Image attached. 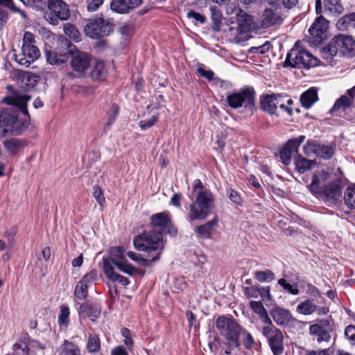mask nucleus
<instances>
[{
	"label": "nucleus",
	"mask_w": 355,
	"mask_h": 355,
	"mask_svg": "<svg viewBox=\"0 0 355 355\" xmlns=\"http://www.w3.org/2000/svg\"><path fill=\"white\" fill-rule=\"evenodd\" d=\"M31 98L29 95L14 92L0 101L1 134L20 135L28 128V123L19 118L18 113L28 116L26 104Z\"/></svg>",
	"instance_id": "obj_1"
},
{
	"label": "nucleus",
	"mask_w": 355,
	"mask_h": 355,
	"mask_svg": "<svg viewBox=\"0 0 355 355\" xmlns=\"http://www.w3.org/2000/svg\"><path fill=\"white\" fill-rule=\"evenodd\" d=\"M150 220L153 230L137 236L134 239V245L140 251L156 252V257L153 259L157 260L164 246L163 234L175 236L177 230L172 224L168 212L153 214Z\"/></svg>",
	"instance_id": "obj_2"
},
{
	"label": "nucleus",
	"mask_w": 355,
	"mask_h": 355,
	"mask_svg": "<svg viewBox=\"0 0 355 355\" xmlns=\"http://www.w3.org/2000/svg\"><path fill=\"white\" fill-rule=\"evenodd\" d=\"M192 203L188 207L189 220H202L211 213L215 207V198L211 191L200 180H196L193 186Z\"/></svg>",
	"instance_id": "obj_3"
},
{
	"label": "nucleus",
	"mask_w": 355,
	"mask_h": 355,
	"mask_svg": "<svg viewBox=\"0 0 355 355\" xmlns=\"http://www.w3.org/2000/svg\"><path fill=\"white\" fill-rule=\"evenodd\" d=\"M216 328L223 338V345L225 354L230 355L239 348L240 343L239 336L242 327L232 315H221L216 320Z\"/></svg>",
	"instance_id": "obj_4"
},
{
	"label": "nucleus",
	"mask_w": 355,
	"mask_h": 355,
	"mask_svg": "<svg viewBox=\"0 0 355 355\" xmlns=\"http://www.w3.org/2000/svg\"><path fill=\"white\" fill-rule=\"evenodd\" d=\"M318 60L306 50L300 48L298 42L288 53L285 65L297 68H310L317 66Z\"/></svg>",
	"instance_id": "obj_5"
},
{
	"label": "nucleus",
	"mask_w": 355,
	"mask_h": 355,
	"mask_svg": "<svg viewBox=\"0 0 355 355\" xmlns=\"http://www.w3.org/2000/svg\"><path fill=\"white\" fill-rule=\"evenodd\" d=\"M35 37L30 32H25L23 44L19 53L15 55V60L21 65L29 67L31 62L36 60L40 55L38 48L34 44Z\"/></svg>",
	"instance_id": "obj_6"
},
{
	"label": "nucleus",
	"mask_w": 355,
	"mask_h": 355,
	"mask_svg": "<svg viewBox=\"0 0 355 355\" xmlns=\"http://www.w3.org/2000/svg\"><path fill=\"white\" fill-rule=\"evenodd\" d=\"M70 16L68 5L62 0H48L44 19L52 25H57L60 20L65 21Z\"/></svg>",
	"instance_id": "obj_7"
},
{
	"label": "nucleus",
	"mask_w": 355,
	"mask_h": 355,
	"mask_svg": "<svg viewBox=\"0 0 355 355\" xmlns=\"http://www.w3.org/2000/svg\"><path fill=\"white\" fill-rule=\"evenodd\" d=\"M227 102L232 108L236 109L243 106L250 114H252L254 109V92L252 89L246 88L230 94L227 96Z\"/></svg>",
	"instance_id": "obj_8"
},
{
	"label": "nucleus",
	"mask_w": 355,
	"mask_h": 355,
	"mask_svg": "<svg viewBox=\"0 0 355 355\" xmlns=\"http://www.w3.org/2000/svg\"><path fill=\"white\" fill-rule=\"evenodd\" d=\"M262 333L267 338L274 355H280L284 350V335L282 331L273 325L270 320L268 323L264 324Z\"/></svg>",
	"instance_id": "obj_9"
},
{
	"label": "nucleus",
	"mask_w": 355,
	"mask_h": 355,
	"mask_svg": "<svg viewBox=\"0 0 355 355\" xmlns=\"http://www.w3.org/2000/svg\"><path fill=\"white\" fill-rule=\"evenodd\" d=\"M113 31V24L103 18L89 21L85 27V32L91 38L96 39L107 36Z\"/></svg>",
	"instance_id": "obj_10"
},
{
	"label": "nucleus",
	"mask_w": 355,
	"mask_h": 355,
	"mask_svg": "<svg viewBox=\"0 0 355 355\" xmlns=\"http://www.w3.org/2000/svg\"><path fill=\"white\" fill-rule=\"evenodd\" d=\"M108 259L125 274L132 275L136 272V268L130 264L125 258V250L123 247L111 248Z\"/></svg>",
	"instance_id": "obj_11"
},
{
	"label": "nucleus",
	"mask_w": 355,
	"mask_h": 355,
	"mask_svg": "<svg viewBox=\"0 0 355 355\" xmlns=\"http://www.w3.org/2000/svg\"><path fill=\"white\" fill-rule=\"evenodd\" d=\"M332 329V326L327 320H322L319 324H313L309 327L310 334L317 336L318 343L329 342Z\"/></svg>",
	"instance_id": "obj_12"
},
{
	"label": "nucleus",
	"mask_w": 355,
	"mask_h": 355,
	"mask_svg": "<svg viewBox=\"0 0 355 355\" xmlns=\"http://www.w3.org/2000/svg\"><path fill=\"white\" fill-rule=\"evenodd\" d=\"M97 273L92 270L86 274L76 286L74 295L80 300L85 299L87 295V288L96 279Z\"/></svg>",
	"instance_id": "obj_13"
},
{
	"label": "nucleus",
	"mask_w": 355,
	"mask_h": 355,
	"mask_svg": "<svg viewBox=\"0 0 355 355\" xmlns=\"http://www.w3.org/2000/svg\"><path fill=\"white\" fill-rule=\"evenodd\" d=\"M70 64L74 71L82 73L90 65V58L86 53L78 51L72 55Z\"/></svg>",
	"instance_id": "obj_14"
},
{
	"label": "nucleus",
	"mask_w": 355,
	"mask_h": 355,
	"mask_svg": "<svg viewBox=\"0 0 355 355\" xmlns=\"http://www.w3.org/2000/svg\"><path fill=\"white\" fill-rule=\"evenodd\" d=\"M270 315L275 322L279 326H288L295 321L289 311L283 308L273 309L270 311Z\"/></svg>",
	"instance_id": "obj_15"
},
{
	"label": "nucleus",
	"mask_w": 355,
	"mask_h": 355,
	"mask_svg": "<svg viewBox=\"0 0 355 355\" xmlns=\"http://www.w3.org/2000/svg\"><path fill=\"white\" fill-rule=\"evenodd\" d=\"M340 196V187L335 182L326 185L321 192L322 198L329 205L336 202Z\"/></svg>",
	"instance_id": "obj_16"
},
{
	"label": "nucleus",
	"mask_w": 355,
	"mask_h": 355,
	"mask_svg": "<svg viewBox=\"0 0 355 355\" xmlns=\"http://www.w3.org/2000/svg\"><path fill=\"white\" fill-rule=\"evenodd\" d=\"M335 42L338 45L343 53L350 55L355 54V40L352 37L345 35H339L335 37Z\"/></svg>",
	"instance_id": "obj_17"
},
{
	"label": "nucleus",
	"mask_w": 355,
	"mask_h": 355,
	"mask_svg": "<svg viewBox=\"0 0 355 355\" xmlns=\"http://www.w3.org/2000/svg\"><path fill=\"white\" fill-rule=\"evenodd\" d=\"M142 0H113L110 4L111 9L118 13H126L140 4Z\"/></svg>",
	"instance_id": "obj_18"
},
{
	"label": "nucleus",
	"mask_w": 355,
	"mask_h": 355,
	"mask_svg": "<svg viewBox=\"0 0 355 355\" xmlns=\"http://www.w3.org/2000/svg\"><path fill=\"white\" fill-rule=\"evenodd\" d=\"M101 312V306L98 304H89L87 303L83 304L79 307V314L80 317H88L92 321L100 315Z\"/></svg>",
	"instance_id": "obj_19"
},
{
	"label": "nucleus",
	"mask_w": 355,
	"mask_h": 355,
	"mask_svg": "<svg viewBox=\"0 0 355 355\" xmlns=\"http://www.w3.org/2000/svg\"><path fill=\"white\" fill-rule=\"evenodd\" d=\"M239 29L241 32H248L251 30L253 25L252 17L241 10L236 12Z\"/></svg>",
	"instance_id": "obj_20"
},
{
	"label": "nucleus",
	"mask_w": 355,
	"mask_h": 355,
	"mask_svg": "<svg viewBox=\"0 0 355 355\" xmlns=\"http://www.w3.org/2000/svg\"><path fill=\"white\" fill-rule=\"evenodd\" d=\"M328 27V20L320 15L316 18L314 23L309 29V32L313 36L320 37L327 30Z\"/></svg>",
	"instance_id": "obj_21"
},
{
	"label": "nucleus",
	"mask_w": 355,
	"mask_h": 355,
	"mask_svg": "<svg viewBox=\"0 0 355 355\" xmlns=\"http://www.w3.org/2000/svg\"><path fill=\"white\" fill-rule=\"evenodd\" d=\"M218 218L214 217L212 220L196 227V232L202 238L209 239L218 225Z\"/></svg>",
	"instance_id": "obj_22"
},
{
	"label": "nucleus",
	"mask_w": 355,
	"mask_h": 355,
	"mask_svg": "<svg viewBox=\"0 0 355 355\" xmlns=\"http://www.w3.org/2000/svg\"><path fill=\"white\" fill-rule=\"evenodd\" d=\"M324 12L331 16H338L344 11L340 0H324Z\"/></svg>",
	"instance_id": "obj_23"
},
{
	"label": "nucleus",
	"mask_w": 355,
	"mask_h": 355,
	"mask_svg": "<svg viewBox=\"0 0 355 355\" xmlns=\"http://www.w3.org/2000/svg\"><path fill=\"white\" fill-rule=\"evenodd\" d=\"M318 100L317 90L315 88H310L304 92L300 96L302 105L309 109Z\"/></svg>",
	"instance_id": "obj_24"
},
{
	"label": "nucleus",
	"mask_w": 355,
	"mask_h": 355,
	"mask_svg": "<svg viewBox=\"0 0 355 355\" xmlns=\"http://www.w3.org/2000/svg\"><path fill=\"white\" fill-rule=\"evenodd\" d=\"M250 306L252 310L259 315V319L263 324L268 323V322L271 320L266 309L261 302L251 301L250 302Z\"/></svg>",
	"instance_id": "obj_25"
},
{
	"label": "nucleus",
	"mask_w": 355,
	"mask_h": 355,
	"mask_svg": "<svg viewBox=\"0 0 355 355\" xmlns=\"http://www.w3.org/2000/svg\"><path fill=\"white\" fill-rule=\"evenodd\" d=\"M107 75L105 64L102 61H96L91 71V77L94 80H103Z\"/></svg>",
	"instance_id": "obj_26"
},
{
	"label": "nucleus",
	"mask_w": 355,
	"mask_h": 355,
	"mask_svg": "<svg viewBox=\"0 0 355 355\" xmlns=\"http://www.w3.org/2000/svg\"><path fill=\"white\" fill-rule=\"evenodd\" d=\"M327 176L328 173L324 171H322L321 173H319L318 175H315L313 177L311 184L309 186V190L313 193H320V195L321 196V192L322 191V187L320 186V180H325Z\"/></svg>",
	"instance_id": "obj_27"
},
{
	"label": "nucleus",
	"mask_w": 355,
	"mask_h": 355,
	"mask_svg": "<svg viewBox=\"0 0 355 355\" xmlns=\"http://www.w3.org/2000/svg\"><path fill=\"white\" fill-rule=\"evenodd\" d=\"M59 355H80V349L75 343L65 340L60 348Z\"/></svg>",
	"instance_id": "obj_28"
},
{
	"label": "nucleus",
	"mask_w": 355,
	"mask_h": 355,
	"mask_svg": "<svg viewBox=\"0 0 355 355\" xmlns=\"http://www.w3.org/2000/svg\"><path fill=\"white\" fill-rule=\"evenodd\" d=\"M296 311L300 314L311 315L316 312L317 305L311 300H306L297 305Z\"/></svg>",
	"instance_id": "obj_29"
},
{
	"label": "nucleus",
	"mask_w": 355,
	"mask_h": 355,
	"mask_svg": "<svg viewBox=\"0 0 355 355\" xmlns=\"http://www.w3.org/2000/svg\"><path fill=\"white\" fill-rule=\"evenodd\" d=\"M276 98L275 94L264 96L261 101V107L263 110L270 114H276V107L275 101Z\"/></svg>",
	"instance_id": "obj_30"
},
{
	"label": "nucleus",
	"mask_w": 355,
	"mask_h": 355,
	"mask_svg": "<svg viewBox=\"0 0 355 355\" xmlns=\"http://www.w3.org/2000/svg\"><path fill=\"white\" fill-rule=\"evenodd\" d=\"M210 11L211 18L212 20L211 28L214 31L218 32L220 29V25L222 23V13L216 6L210 7Z\"/></svg>",
	"instance_id": "obj_31"
},
{
	"label": "nucleus",
	"mask_w": 355,
	"mask_h": 355,
	"mask_svg": "<svg viewBox=\"0 0 355 355\" xmlns=\"http://www.w3.org/2000/svg\"><path fill=\"white\" fill-rule=\"evenodd\" d=\"M14 355H28L29 343L25 337L20 339L13 345Z\"/></svg>",
	"instance_id": "obj_32"
},
{
	"label": "nucleus",
	"mask_w": 355,
	"mask_h": 355,
	"mask_svg": "<svg viewBox=\"0 0 355 355\" xmlns=\"http://www.w3.org/2000/svg\"><path fill=\"white\" fill-rule=\"evenodd\" d=\"M340 29L355 28V12L346 15L341 17L337 22Z\"/></svg>",
	"instance_id": "obj_33"
},
{
	"label": "nucleus",
	"mask_w": 355,
	"mask_h": 355,
	"mask_svg": "<svg viewBox=\"0 0 355 355\" xmlns=\"http://www.w3.org/2000/svg\"><path fill=\"white\" fill-rule=\"evenodd\" d=\"M351 103V98H349L347 96H342L339 99H338L336 101L334 105L331 110V112L334 114L340 110L344 112L347 108H348L350 106Z\"/></svg>",
	"instance_id": "obj_34"
},
{
	"label": "nucleus",
	"mask_w": 355,
	"mask_h": 355,
	"mask_svg": "<svg viewBox=\"0 0 355 355\" xmlns=\"http://www.w3.org/2000/svg\"><path fill=\"white\" fill-rule=\"evenodd\" d=\"M295 164L297 170L300 173H304L306 171L310 169L313 165L315 164L313 161H311L302 157L301 155H297L295 158Z\"/></svg>",
	"instance_id": "obj_35"
},
{
	"label": "nucleus",
	"mask_w": 355,
	"mask_h": 355,
	"mask_svg": "<svg viewBox=\"0 0 355 355\" xmlns=\"http://www.w3.org/2000/svg\"><path fill=\"white\" fill-rule=\"evenodd\" d=\"M335 152V146L334 145H321L318 144L317 155L319 157L329 159Z\"/></svg>",
	"instance_id": "obj_36"
},
{
	"label": "nucleus",
	"mask_w": 355,
	"mask_h": 355,
	"mask_svg": "<svg viewBox=\"0 0 355 355\" xmlns=\"http://www.w3.org/2000/svg\"><path fill=\"white\" fill-rule=\"evenodd\" d=\"M46 57L47 62L51 64H60L67 61V57L65 54L58 55L53 51H46Z\"/></svg>",
	"instance_id": "obj_37"
},
{
	"label": "nucleus",
	"mask_w": 355,
	"mask_h": 355,
	"mask_svg": "<svg viewBox=\"0 0 355 355\" xmlns=\"http://www.w3.org/2000/svg\"><path fill=\"white\" fill-rule=\"evenodd\" d=\"M344 200L346 205L355 209V184L349 186L344 193Z\"/></svg>",
	"instance_id": "obj_38"
},
{
	"label": "nucleus",
	"mask_w": 355,
	"mask_h": 355,
	"mask_svg": "<svg viewBox=\"0 0 355 355\" xmlns=\"http://www.w3.org/2000/svg\"><path fill=\"white\" fill-rule=\"evenodd\" d=\"M338 49H340L338 45L335 42V37L331 41L327 46L324 47L322 50V54L323 58L328 60L331 59L333 56H335Z\"/></svg>",
	"instance_id": "obj_39"
},
{
	"label": "nucleus",
	"mask_w": 355,
	"mask_h": 355,
	"mask_svg": "<svg viewBox=\"0 0 355 355\" xmlns=\"http://www.w3.org/2000/svg\"><path fill=\"white\" fill-rule=\"evenodd\" d=\"M263 24L266 26H270L278 23L279 16L271 9H266L263 15Z\"/></svg>",
	"instance_id": "obj_40"
},
{
	"label": "nucleus",
	"mask_w": 355,
	"mask_h": 355,
	"mask_svg": "<svg viewBox=\"0 0 355 355\" xmlns=\"http://www.w3.org/2000/svg\"><path fill=\"white\" fill-rule=\"evenodd\" d=\"M101 347V341L98 336L96 334H90L88 337L87 349L89 353H96L99 351Z\"/></svg>",
	"instance_id": "obj_41"
},
{
	"label": "nucleus",
	"mask_w": 355,
	"mask_h": 355,
	"mask_svg": "<svg viewBox=\"0 0 355 355\" xmlns=\"http://www.w3.org/2000/svg\"><path fill=\"white\" fill-rule=\"evenodd\" d=\"M64 33L69 37L76 42L80 40V35L76 26L71 24H67L64 26Z\"/></svg>",
	"instance_id": "obj_42"
},
{
	"label": "nucleus",
	"mask_w": 355,
	"mask_h": 355,
	"mask_svg": "<svg viewBox=\"0 0 355 355\" xmlns=\"http://www.w3.org/2000/svg\"><path fill=\"white\" fill-rule=\"evenodd\" d=\"M6 148L12 154L17 153L22 149L24 145L22 142L17 139H12L5 142Z\"/></svg>",
	"instance_id": "obj_43"
},
{
	"label": "nucleus",
	"mask_w": 355,
	"mask_h": 355,
	"mask_svg": "<svg viewBox=\"0 0 355 355\" xmlns=\"http://www.w3.org/2000/svg\"><path fill=\"white\" fill-rule=\"evenodd\" d=\"M103 272L106 277L108 279L112 280L117 274L114 272L113 266L114 263L108 259H103Z\"/></svg>",
	"instance_id": "obj_44"
},
{
	"label": "nucleus",
	"mask_w": 355,
	"mask_h": 355,
	"mask_svg": "<svg viewBox=\"0 0 355 355\" xmlns=\"http://www.w3.org/2000/svg\"><path fill=\"white\" fill-rule=\"evenodd\" d=\"M240 334L243 336L242 343L245 349H250L252 348L255 342L251 334L242 327Z\"/></svg>",
	"instance_id": "obj_45"
},
{
	"label": "nucleus",
	"mask_w": 355,
	"mask_h": 355,
	"mask_svg": "<svg viewBox=\"0 0 355 355\" xmlns=\"http://www.w3.org/2000/svg\"><path fill=\"white\" fill-rule=\"evenodd\" d=\"M119 114V107L116 104H113L107 114V121L105 125V130L110 128V125L114 123Z\"/></svg>",
	"instance_id": "obj_46"
},
{
	"label": "nucleus",
	"mask_w": 355,
	"mask_h": 355,
	"mask_svg": "<svg viewBox=\"0 0 355 355\" xmlns=\"http://www.w3.org/2000/svg\"><path fill=\"white\" fill-rule=\"evenodd\" d=\"M254 277L259 282H271L275 279L274 273L270 270H266L264 271H256L254 272Z\"/></svg>",
	"instance_id": "obj_47"
},
{
	"label": "nucleus",
	"mask_w": 355,
	"mask_h": 355,
	"mask_svg": "<svg viewBox=\"0 0 355 355\" xmlns=\"http://www.w3.org/2000/svg\"><path fill=\"white\" fill-rule=\"evenodd\" d=\"M278 284L288 293L292 295H298L300 293V291L298 289L297 285L295 284V286L291 285V284L288 283L285 279H279L278 280Z\"/></svg>",
	"instance_id": "obj_48"
},
{
	"label": "nucleus",
	"mask_w": 355,
	"mask_h": 355,
	"mask_svg": "<svg viewBox=\"0 0 355 355\" xmlns=\"http://www.w3.org/2000/svg\"><path fill=\"white\" fill-rule=\"evenodd\" d=\"M318 144L313 141H308L306 144L304 146L303 150L304 154L309 157L312 155H317Z\"/></svg>",
	"instance_id": "obj_49"
},
{
	"label": "nucleus",
	"mask_w": 355,
	"mask_h": 355,
	"mask_svg": "<svg viewBox=\"0 0 355 355\" xmlns=\"http://www.w3.org/2000/svg\"><path fill=\"white\" fill-rule=\"evenodd\" d=\"M69 309L66 306L60 307V314L58 318V323L60 326H67L69 323Z\"/></svg>",
	"instance_id": "obj_50"
},
{
	"label": "nucleus",
	"mask_w": 355,
	"mask_h": 355,
	"mask_svg": "<svg viewBox=\"0 0 355 355\" xmlns=\"http://www.w3.org/2000/svg\"><path fill=\"white\" fill-rule=\"evenodd\" d=\"M127 255L133 261L139 263L142 266H148L150 261H155V260H153V259L154 257H152L151 259H144L142 258L139 254H136L135 252L129 251L127 253ZM156 255L155 256V257Z\"/></svg>",
	"instance_id": "obj_51"
},
{
	"label": "nucleus",
	"mask_w": 355,
	"mask_h": 355,
	"mask_svg": "<svg viewBox=\"0 0 355 355\" xmlns=\"http://www.w3.org/2000/svg\"><path fill=\"white\" fill-rule=\"evenodd\" d=\"M292 143L293 142L288 141L285 147L280 152V157L283 163L286 165H288L291 163V157L293 156L291 154H290L288 150L290 148L289 146L291 145Z\"/></svg>",
	"instance_id": "obj_52"
},
{
	"label": "nucleus",
	"mask_w": 355,
	"mask_h": 355,
	"mask_svg": "<svg viewBox=\"0 0 355 355\" xmlns=\"http://www.w3.org/2000/svg\"><path fill=\"white\" fill-rule=\"evenodd\" d=\"M304 139V136H300L297 138L292 139L288 141L293 142L291 144V145L289 146L290 148L288 149L290 154L294 156L297 153V149L300 144L303 142Z\"/></svg>",
	"instance_id": "obj_53"
},
{
	"label": "nucleus",
	"mask_w": 355,
	"mask_h": 355,
	"mask_svg": "<svg viewBox=\"0 0 355 355\" xmlns=\"http://www.w3.org/2000/svg\"><path fill=\"white\" fill-rule=\"evenodd\" d=\"M93 196L96 200V201L98 202V204L101 207H103L104 202H105V199L103 196V191L99 187L95 186L94 187Z\"/></svg>",
	"instance_id": "obj_54"
},
{
	"label": "nucleus",
	"mask_w": 355,
	"mask_h": 355,
	"mask_svg": "<svg viewBox=\"0 0 355 355\" xmlns=\"http://www.w3.org/2000/svg\"><path fill=\"white\" fill-rule=\"evenodd\" d=\"M227 196L234 204L238 205L241 204V198L239 192H237L236 191H234L232 189H229L227 191Z\"/></svg>",
	"instance_id": "obj_55"
},
{
	"label": "nucleus",
	"mask_w": 355,
	"mask_h": 355,
	"mask_svg": "<svg viewBox=\"0 0 355 355\" xmlns=\"http://www.w3.org/2000/svg\"><path fill=\"white\" fill-rule=\"evenodd\" d=\"M187 16L189 19H193L196 22H199L200 24H204L206 21V17L204 15L193 10L189 11Z\"/></svg>",
	"instance_id": "obj_56"
},
{
	"label": "nucleus",
	"mask_w": 355,
	"mask_h": 355,
	"mask_svg": "<svg viewBox=\"0 0 355 355\" xmlns=\"http://www.w3.org/2000/svg\"><path fill=\"white\" fill-rule=\"evenodd\" d=\"M157 121V116L155 115L152 116L150 119L142 120L139 122V126L141 129L146 130L153 126Z\"/></svg>",
	"instance_id": "obj_57"
},
{
	"label": "nucleus",
	"mask_w": 355,
	"mask_h": 355,
	"mask_svg": "<svg viewBox=\"0 0 355 355\" xmlns=\"http://www.w3.org/2000/svg\"><path fill=\"white\" fill-rule=\"evenodd\" d=\"M121 334L124 337V344L130 349L133 345V340L130 337V331L127 328L121 330Z\"/></svg>",
	"instance_id": "obj_58"
},
{
	"label": "nucleus",
	"mask_w": 355,
	"mask_h": 355,
	"mask_svg": "<svg viewBox=\"0 0 355 355\" xmlns=\"http://www.w3.org/2000/svg\"><path fill=\"white\" fill-rule=\"evenodd\" d=\"M345 335L352 344L355 345V327L349 325L346 327L345 331Z\"/></svg>",
	"instance_id": "obj_59"
},
{
	"label": "nucleus",
	"mask_w": 355,
	"mask_h": 355,
	"mask_svg": "<svg viewBox=\"0 0 355 355\" xmlns=\"http://www.w3.org/2000/svg\"><path fill=\"white\" fill-rule=\"evenodd\" d=\"M104 0H89L87 6L89 11L96 10L101 5L103 4Z\"/></svg>",
	"instance_id": "obj_60"
},
{
	"label": "nucleus",
	"mask_w": 355,
	"mask_h": 355,
	"mask_svg": "<svg viewBox=\"0 0 355 355\" xmlns=\"http://www.w3.org/2000/svg\"><path fill=\"white\" fill-rule=\"evenodd\" d=\"M269 49V44L267 43H265L264 44L257 46V47H252L250 50L251 53H264Z\"/></svg>",
	"instance_id": "obj_61"
},
{
	"label": "nucleus",
	"mask_w": 355,
	"mask_h": 355,
	"mask_svg": "<svg viewBox=\"0 0 355 355\" xmlns=\"http://www.w3.org/2000/svg\"><path fill=\"white\" fill-rule=\"evenodd\" d=\"M260 294L259 289H257L254 287L247 288L245 290V295L249 297L257 298Z\"/></svg>",
	"instance_id": "obj_62"
},
{
	"label": "nucleus",
	"mask_w": 355,
	"mask_h": 355,
	"mask_svg": "<svg viewBox=\"0 0 355 355\" xmlns=\"http://www.w3.org/2000/svg\"><path fill=\"white\" fill-rule=\"evenodd\" d=\"M111 355H128V354L126 349L121 345L114 347L111 352Z\"/></svg>",
	"instance_id": "obj_63"
},
{
	"label": "nucleus",
	"mask_w": 355,
	"mask_h": 355,
	"mask_svg": "<svg viewBox=\"0 0 355 355\" xmlns=\"http://www.w3.org/2000/svg\"><path fill=\"white\" fill-rule=\"evenodd\" d=\"M305 355H329V354L328 349H324L320 350H307Z\"/></svg>",
	"instance_id": "obj_64"
}]
</instances>
